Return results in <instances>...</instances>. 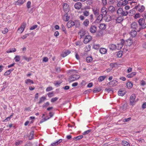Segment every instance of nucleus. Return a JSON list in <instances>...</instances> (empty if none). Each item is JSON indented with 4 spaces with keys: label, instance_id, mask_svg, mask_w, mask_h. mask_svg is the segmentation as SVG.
<instances>
[{
    "label": "nucleus",
    "instance_id": "19",
    "mask_svg": "<svg viewBox=\"0 0 146 146\" xmlns=\"http://www.w3.org/2000/svg\"><path fill=\"white\" fill-rule=\"evenodd\" d=\"M64 10L66 13L68 12L69 10V5L66 3H64L63 5V7Z\"/></svg>",
    "mask_w": 146,
    "mask_h": 146
},
{
    "label": "nucleus",
    "instance_id": "62",
    "mask_svg": "<svg viewBox=\"0 0 146 146\" xmlns=\"http://www.w3.org/2000/svg\"><path fill=\"white\" fill-rule=\"evenodd\" d=\"M38 27V25H34L33 26H32L31 27L30 29V30H33L35 29L36 28Z\"/></svg>",
    "mask_w": 146,
    "mask_h": 146
},
{
    "label": "nucleus",
    "instance_id": "52",
    "mask_svg": "<svg viewBox=\"0 0 146 146\" xmlns=\"http://www.w3.org/2000/svg\"><path fill=\"white\" fill-rule=\"evenodd\" d=\"M58 99V98L57 97H55L52 98L51 100V102L53 103L56 101Z\"/></svg>",
    "mask_w": 146,
    "mask_h": 146
},
{
    "label": "nucleus",
    "instance_id": "28",
    "mask_svg": "<svg viewBox=\"0 0 146 146\" xmlns=\"http://www.w3.org/2000/svg\"><path fill=\"white\" fill-rule=\"evenodd\" d=\"M16 50L15 48H10L6 52L7 53H9L11 52H15Z\"/></svg>",
    "mask_w": 146,
    "mask_h": 146
},
{
    "label": "nucleus",
    "instance_id": "1",
    "mask_svg": "<svg viewBox=\"0 0 146 146\" xmlns=\"http://www.w3.org/2000/svg\"><path fill=\"white\" fill-rule=\"evenodd\" d=\"M117 13L118 15L123 17L127 16L128 15V12L126 11L123 10L121 8H119L117 10Z\"/></svg>",
    "mask_w": 146,
    "mask_h": 146
},
{
    "label": "nucleus",
    "instance_id": "30",
    "mask_svg": "<svg viewBox=\"0 0 146 146\" xmlns=\"http://www.w3.org/2000/svg\"><path fill=\"white\" fill-rule=\"evenodd\" d=\"M46 98L44 96H43L41 98H40V100L38 102V104H41L44 101V100H46Z\"/></svg>",
    "mask_w": 146,
    "mask_h": 146
},
{
    "label": "nucleus",
    "instance_id": "35",
    "mask_svg": "<svg viewBox=\"0 0 146 146\" xmlns=\"http://www.w3.org/2000/svg\"><path fill=\"white\" fill-rule=\"evenodd\" d=\"M122 144L123 146H130L129 143L127 141H122Z\"/></svg>",
    "mask_w": 146,
    "mask_h": 146
},
{
    "label": "nucleus",
    "instance_id": "11",
    "mask_svg": "<svg viewBox=\"0 0 146 146\" xmlns=\"http://www.w3.org/2000/svg\"><path fill=\"white\" fill-rule=\"evenodd\" d=\"M86 33V31L84 30H82L78 33V35L80 36V38H81L84 37V36L85 35Z\"/></svg>",
    "mask_w": 146,
    "mask_h": 146
},
{
    "label": "nucleus",
    "instance_id": "22",
    "mask_svg": "<svg viewBox=\"0 0 146 146\" xmlns=\"http://www.w3.org/2000/svg\"><path fill=\"white\" fill-rule=\"evenodd\" d=\"M108 47L110 50H113L116 49V45L113 44H110L108 46Z\"/></svg>",
    "mask_w": 146,
    "mask_h": 146
},
{
    "label": "nucleus",
    "instance_id": "39",
    "mask_svg": "<svg viewBox=\"0 0 146 146\" xmlns=\"http://www.w3.org/2000/svg\"><path fill=\"white\" fill-rule=\"evenodd\" d=\"M29 83H30L32 84H34L33 81L30 79H28L25 81V83L28 84Z\"/></svg>",
    "mask_w": 146,
    "mask_h": 146
},
{
    "label": "nucleus",
    "instance_id": "6",
    "mask_svg": "<svg viewBox=\"0 0 146 146\" xmlns=\"http://www.w3.org/2000/svg\"><path fill=\"white\" fill-rule=\"evenodd\" d=\"M91 36L90 35L86 36L84 40V43L87 44L90 42L92 39Z\"/></svg>",
    "mask_w": 146,
    "mask_h": 146
},
{
    "label": "nucleus",
    "instance_id": "41",
    "mask_svg": "<svg viewBox=\"0 0 146 146\" xmlns=\"http://www.w3.org/2000/svg\"><path fill=\"white\" fill-rule=\"evenodd\" d=\"M34 131H32L31 132L29 136V138L30 139H32L33 138Z\"/></svg>",
    "mask_w": 146,
    "mask_h": 146
},
{
    "label": "nucleus",
    "instance_id": "13",
    "mask_svg": "<svg viewBox=\"0 0 146 146\" xmlns=\"http://www.w3.org/2000/svg\"><path fill=\"white\" fill-rule=\"evenodd\" d=\"M75 25V23L72 21H70L67 23V25L68 28H70Z\"/></svg>",
    "mask_w": 146,
    "mask_h": 146
},
{
    "label": "nucleus",
    "instance_id": "2",
    "mask_svg": "<svg viewBox=\"0 0 146 146\" xmlns=\"http://www.w3.org/2000/svg\"><path fill=\"white\" fill-rule=\"evenodd\" d=\"M139 25L141 27H140L141 29H144L146 28V23L145 22V19L143 18L140 19L138 21Z\"/></svg>",
    "mask_w": 146,
    "mask_h": 146
},
{
    "label": "nucleus",
    "instance_id": "57",
    "mask_svg": "<svg viewBox=\"0 0 146 146\" xmlns=\"http://www.w3.org/2000/svg\"><path fill=\"white\" fill-rule=\"evenodd\" d=\"M31 2L30 1H28L27 4V7L28 9H29L31 7Z\"/></svg>",
    "mask_w": 146,
    "mask_h": 146
},
{
    "label": "nucleus",
    "instance_id": "4",
    "mask_svg": "<svg viewBox=\"0 0 146 146\" xmlns=\"http://www.w3.org/2000/svg\"><path fill=\"white\" fill-rule=\"evenodd\" d=\"M131 28L136 30L137 32H139L141 30L140 27L138 28L139 26L136 22L133 23L131 24Z\"/></svg>",
    "mask_w": 146,
    "mask_h": 146
},
{
    "label": "nucleus",
    "instance_id": "10",
    "mask_svg": "<svg viewBox=\"0 0 146 146\" xmlns=\"http://www.w3.org/2000/svg\"><path fill=\"white\" fill-rule=\"evenodd\" d=\"M101 14L103 15L104 16L107 15V13L108 12L107 9L105 7H103L101 9Z\"/></svg>",
    "mask_w": 146,
    "mask_h": 146
},
{
    "label": "nucleus",
    "instance_id": "16",
    "mask_svg": "<svg viewBox=\"0 0 146 146\" xmlns=\"http://www.w3.org/2000/svg\"><path fill=\"white\" fill-rule=\"evenodd\" d=\"M104 19L106 21L108 22L111 20V17L109 15H106L104 16Z\"/></svg>",
    "mask_w": 146,
    "mask_h": 146
},
{
    "label": "nucleus",
    "instance_id": "12",
    "mask_svg": "<svg viewBox=\"0 0 146 146\" xmlns=\"http://www.w3.org/2000/svg\"><path fill=\"white\" fill-rule=\"evenodd\" d=\"M92 11L95 16H97L99 15V9L98 8H93L92 9Z\"/></svg>",
    "mask_w": 146,
    "mask_h": 146
},
{
    "label": "nucleus",
    "instance_id": "9",
    "mask_svg": "<svg viewBox=\"0 0 146 146\" xmlns=\"http://www.w3.org/2000/svg\"><path fill=\"white\" fill-rule=\"evenodd\" d=\"M118 84V82L116 80H113L108 82V84L111 86H115Z\"/></svg>",
    "mask_w": 146,
    "mask_h": 146
},
{
    "label": "nucleus",
    "instance_id": "48",
    "mask_svg": "<svg viewBox=\"0 0 146 146\" xmlns=\"http://www.w3.org/2000/svg\"><path fill=\"white\" fill-rule=\"evenodd\" d=\"M92 131L91 129H89L88 130L85 131L84 132V133H82L83 135H85L86 134H88L90 132Z\"/></svg>",
    "mask_w": 146,
    "mask_h": 146
},
{
    "label": "nucleus",
    "instance_id": "46",
    "mask_svg": "<svg viewBox=\"0 0 146 146\" xmlns=\"http://www.w3.org/2000/svg\"><path fill=\"white\" fill-rule=\"evenodd\" d=\"M100 47V45L99 44H94V45L93 48L96 50L98 49Z\"/></svg>",
    "mask_w": 146,
    "mask_h": 146
},
{
    "label": "nucleus",
    "instance_id": "37",
    "mask_svg": "<svg viewBox=\"0 0 146 146\" xmlns=\"http://www.w3.org/2000/svg\"><path fill=\"white\" fill-rule=\"evenodd\" d=\"M106 77V76H100L98 78V81L100 82H101L104 80Z\"/></svg>",
    "mask_w": 146,
    "mask_h": 146
},
{
    "label": "nucleus",
    "instance_id": "58",
    "mask_svg": "<svg viewBox=\"0 0 146 146\" xmlns=\"http://www.w3.org/2000/svg\"><path fill=\"white\" fill-rule=\"evenodd\" d=\"M61 82L59 81H56L54 82V84L55 85V86H58L57 85H59L61 84Z\"/></svg>",
    "mask_w": 146,
    "mask_h": 146
},
{
    "label": "nucleus",
    "instance_id": "7",
    "mask_svg": "<svg viewBox=\"0 0 146 146\" xmlns=\"http://www.w3.org/2000/svg\"><path fill=\"white\" fill-rule=\"evenodd\" d=\"M135 98V96L134 95L131 96L130 97V104L131 105H133L135 104V102L134 100Z\"/></svg>",
    "mask_w": 146,
    "mask_h": 146
},
{
    "label": "nucleus",
    "instance_id": "25",
    "mask_svg": "<svg viewBox=\"0 0 146 146\" xmlns=\"http://www.w3.org/2000/svg\"><path fill=\"white\" fill-rule=\"evenodd\" d=\"M90 14L89 11L86 10H84L83 11V15L84 16L86 17L88 16Z\"/></svg>",
    "mask_w": 146,
    "mask_h": 146
},
{
    "label": "nucleus",
    "instance_id": "15",
    "mask_svg": "<svg viewBox=\"0 0 146 146\" xmlns=\"http://www.w3.org/2000/svg\"><path fill=\"white\" fill-rule=\"evenodd\" d=\"M82 4L80 2L76 3L74 5V6L75 8L77 9H79L82 7Z\"/></svg>",
    "mask_w": 146,
    "mask_h": 146
},
{
    "label": "nucleus",
    "instance_id": "8",
    "mask_svg": "<svg viewBox=\"0 0 146 146\" xmlns=\"http://www.w3.org/2000/svg\"><path fill=\"white\" fill-rule=\"evenodd\" d=\"M127 105L126 104H125L122 106L120 107V110L121 112H123L126 110L127 108Z\"/></svg>",
    "mask_w": 146,
    "mask_h": 146
},
{
    "label": "nucleus",
    "instance_id": "26",
    "mask_svg": "<svg viewBox=\"0 0 146 146\" xmlns=\"http://www.w3.org/2000/svg\"><path fill=\"white\" fill-rule=\"evenodd\" d=\"M104 16L102 14H100V15H99L98 16V17L96 19V21H98L99 22L101 21L103 18L104 19Z\"/></svg>",
    "mask_w": 146,
    "mask_h": 146
},
{
    "label": "nucleus",
    "instance_id": "36",
    "mask_svg": "<svg viewBox=\"0 0 146 146\" xmlns=\"http://www.w3.org/2000/svg\"><path fill=\"white\" fill-rule=\"evenodd\" d=\"M145 9V7L144 6L142 5L141 7L138 10V11L140 12H143Z\"/></svg>",
    "mask_w": 146,
    "mask_h": 146
},
{
    "label": "nucleus",
    "instance_id": "56",
    "mask_svg": "<svg viewBox=\"0 0 146 146\" xmlns=\"http://www.w3.org/2000/svg\"><path fill=\"white\" fill-rule=\"evenodd\" d=\"M64 16L65 17V21H68L69 19V17L68 16V14H65Z\"/></svg>",
    "mask_w": 146,
    "mask_h": 146
},
{
    "label": "nucleus",
    "instance_id": "20",
    "mask_svg": "<svg viewBox=\"0 0 146 146\" xmlns=\"http://www.w3.org/2000/svg\"><path fill=\"white\" fill-rule=\"evenodd\" d=\"M99 27L101 30H105L106 28V25L105 24L101 23L100 24Z\"/></svg>",
    "mask_w": 146,
    "mask_h": 146
},
{
    "label": "nucleus",
    "instance_id": "45",
    "mask_svg": "<svg viewBox=\"0 0 146 146\" xmlns=\"http://www.w3.org/2000/svg\"><path fill=\"white\" fill-rule=\"evenodd\" d=\"M50 118V117H48L47 118V117H46L45 118H44L43 119H42L40 121V123H42L44 122L47 120L49 119Z\"/></svg>",
    "mask_w": 146,
    "mask_h": 146
},
{
    "label": "nucleus",
    "instance_id": "47",
    "mask_svg": "<svg viewBox=\"0 0 146 146\" xmlns=\"http://www.w3.org/2000/svg\"><path fill=\"white\" fill-rule=\"evenodd\" d=\"M47 95L49 98H51L54 95L53 92H49L47 94Z\"/></svg>",
    "mask_w": 146,
    "mask_h": 146
},
{
    "label": "nucleus",
    "instance_id": "17",
    "mask_svg": "<svg viewBox=\"0 0 146 146\" xmlns=\"http://www.w3.org/2000/svg\"><path fill=\"white\" fill-rule=\"evenodd\" d=\"M116 22L117 23H121L124 20L123 17L121 16L118 17L115 19Z\"/></svg>",
    "mask_w": 146,
    "mask_h": 146
},
{
    "label": "nucleus",
    "instance_id": "29",
    "mask_svg": "<svg viewBox=\"0 0 146 146\" xmlns=\"http://www.w3.org/2000/svg\"><path fill=\"white\" fill-rule=\"evenodd\" d=\"M83 137V136L82 135H80L77 137H74L73 138V139L75 140L76 141H77L78 140L82 139Z\"/></svg>",
    "mask_w": 146,
    "mask_h": 146
},
{
    "label": "nucleus",
    "instance_id": "59",
    "mask_svg": "<svg viewBox=\"0 0 146 146\" xmlns=\"http://www.w3.org/2000/svg\"><path fill=\"white\" fill-rule=\"evenodd\" d=\"M26 26V23H23L22 24L20 27L24 30Z\"/></svg>",
    "mask_w": 146,
    "mask_h": 146
},
{
    "label": "nucleus",
    "instance_id": "24",
    "mask_svg": "<svg viewBox=\"0 0 146 146\" xmlns=\"http://www.w3.org/2000/svg\"><path fill=\"white\" fill-rule=\"evenodd\" d=\"M100 52L102 54H105L107 52V50L104 48H101L100 50Z\"/></svg>",
    "mask_w": 146,
    "mask_h": 146
},
{
    "label": "nucleus",
    "instance_id": "55",
    "mask_svg": "<svg viewBox=\"0 0 146 146\" xmlns=\"http://www.w3.org/2000/svg\"><path fill=\"white\" fill-rule=\"evenodd\" d=\"M50 104L48 102H47L46 103H44L43 105L42 106V108H44L45 107H46L48 106Z\"/></svg>",
    "mask_w": 146,
    "mask_h": 146
},
{
    "label": "nucleus",
    "instance_id": "44",
    "mask_svg": "<svg viewBox=\"0 0 146 146\" xmlns=\"http://www.w3.org/2000/svg\"><path fill=\"white\" fill-rule=\"evenodd\" d=\"M89 19L91 22H92L94 20V15L92 14H91L89 17Z\"/></svg>",
    "mask_w": 146,
    "mask_h": 146
},
{
    "label": "nucleus",
    "instance_id": "38",
    "mask_svg": "<svg viewBox=\"0 0 146 146\" xmlns=\"http://www.w3.org/2000/svg\"><path fill=\"white\" fill-rule=\"evenodd\" d=\"M101 90V89L100 88H94L93 90L94 93H96L100 92Z\"/></svg>",
    "mask_w": 146,
    "mask_h": 146
},
{
    "label": "nucleus",
    "instance_id": "61",
    "mask_svg": "<svg viewBox=\"0 0 146 146\" xmlns=\"http://www.w3.org/2000/svg\"><path fill=\"white\" fill-rule=\"evenodd\" d=\"M140 17V15L139 13L136 14L134 16V17L135 19H137V18Z\"/></svg>",
    "mask_w": 146,
    "mask_h": 146
},
{
    "label": "nucleus",
    "instance_id": "50",
    "mask_svg": "<svg viewBox=\"0 0 146 146\" xmlns=\"http://www.w3.org/2000/svg\"><path fill=\"white\" fill-rule=\"evenodd\" d=\"M122 52L121 51H119L117 54V55L118 57L119 58L121 57V56L122 55Z\"/></svg>",
    "mask_w": 146,
    "mask_h": 146
},
{
    "label": "nucleus",
    "instance_id": "18",
    "mask_svg": "<svg viewBox=\"0 0 146 146\" xmlns=\"http://www.w3.org/2000/svg\"><path fill=\"white\" fill-rule=\"evenodd\" d=\"M25 1V0H19L15 2V4L16 5H22Z\"/></svg>",
    "mask_w": 146,
    "mask_h": 146
},
{
    "label": "nucleus",
    "instance_id": "40",
    "mask_svg": "<svg viewBox=\"0 0 146 146\" xmlns=\"http://www.w3.org/2000/svg\"><path fill=\"white\" fill-rule=\"evenodd\" d=\"M135 11L133 9H132L129 11L128 13H129V15L132 16L135 14Z\"/></svg>",
    "mask_w": 146,
    "mask_h": 146
},
{
    "label": "nucleus",
    "instance_id": "54",
    "mask_svg": "<svg viewBox=\"0 0 146 146\" xmlns=\"http://www.w3.org/2000/svg\"><path fill=\"white\" fill-rule=\"evenodd\" d=\"M56 71L57 73H59L61 71V69L60 67H56Z\"/></svg>",
    "mask_w": 146,
    "mask_h": 146
},
{
    "label": "nucleus",
    "instance_id": "31",
    "mask_svg": "<svg viewBox=\"0 0 146 146\" xmlns=\"http://www.w3.org/2000/svg\"><path fill=\"white\" fill-rule=\"evenodd\" d=\"M125 92L124 91H119L118 92V95L121 96H123L125 94Z\"/></svg>",
    "mask_w": 146,
    "mask_h": 146
},
{
    "label": "nucleus",
    "instance_id": "21",
    "mask_svg": "<svg viewBox=\"0 0 146 146\" xmlns=\"http://www.w3.org/2000/svg\"><path fill=\"white\" fill-rule=\"evenodd\" d=\"M137 31L135 30H131L129 34L132 37L136 36L137 34Z\"/></svg>",
    "mask_w": 146,
    "mask_h": 146
},
{
    "label": "nucleus",
    "instance_id": "27",
    "mask_svg": "<svg viewBox=\"0 0 146 146\" xmlns=\"http://www.w3.org/2000/svg\"><path fill=\"white\" fill-rule=\"evenodd\" d=\"M136 72H132L131 74H130L127 75V77L128 78H131L135 76L136 75Z\"/></svg>",
    "mask_w": 146,
    "mask_h": 146
},
{
    "label": "nucleus",
    "instance_id": "42",
    "mask_svg": "<svg viewBox=\"0 0 146 146\" xmlns=\"http://www.w3.org/2000/svg\"><path fill=\"white\" fill-rule=\"evenodd\" d=\"M127 86L128 88H131L133 86L132 83L130 82H128L127 83Z\"/></svg>",
    "mask_w": 146,
    "mask_h": 146
},
{
    "label": "nucleus",
    "instance_id": "64",
    "mask_svg": "<svg viewBox=\"0 0 146 146\" xmlns=\"http://www.w3.org/2000/svg\"><path fill=\"white\" fill-rule=\"evenodd\" d=\"M33 145L31 142H29L27 143L25 145V146H33Z\"/></svg>",
    "mask_w": 146,
    "mask_h": 146
},
{
    "label": "nucleus",
    "instance_id": "23",
    "mask_svg": "<svg viewBox=\"0 0 146 146\" xmlns=\"http://www.w3.org/2000/svg\"><path fill=\"white\" fill-rule=\"evenodd\" d=\"M70 53V50H67L65 52L62 53L61 54V56L63 57H65Z\"/></svg>",
    "mask_w": 146,
    "mask_h": 146
},
{
    "label": "nucleus",
    "instance_id": "53",
    "mask_svg": "<svg viewBox=\"0 0 146 146\" xmlns=\"http://www.w3.org/2000/svg\"><path fill=\"white\" fill-rule=\"evenodd\" d=\"M61 27L62 31L64 32L66 34V29L64 27V25H62L61 26Z\"/></svg>",
    "mask_w": 146,
    "mask_h": 146
},
{
    "label": "nucleus",
    "instance_id": "60",
    "mask_svg": "<svg viewBox=\"0 0 146 146\" xmlns=\"http://www.w3.org/2000/svg\"><path fill=\"white\" fill-rule=\"evenodd\" d=\"M131 117H129L127 118H125L123 120V121L125 122H127L131 120Z\"/></svg>",
    "mask_w": 146,
    "mask_h": 146
},
{
    "label": "nucleus",
    "instance_id": "14",
    "mask_svg": "<svg viewBox=\"0 0 146 146\" xmlns=\"http://www.w3.org/2000/svg\"><path fill=\"white\" fill-rule=\"evenodd\" d=\"M97 30V28L95 26H92L90 29V32L92 33H95Z\"/></svg>",
    "mask_w": 146,
    "mask_h": 146
},
{
    "label": "nucleus",
    "instance_id": "63",
    "mask_svg": "<svg viewBox=\"0 0 146 146\" xmlns=\"http://www.w3.org/2000/svg\"><path fill=\"white\" fill-rule=\"evenodd\" d=\"M8 31V29L7 28H5L4 30L2 31V33L3 34H5L7 33Z\"/></svg>",
    "mask_w": 146,
    "mask_h": 146
},
{
    "label": "nucleus",
    "instance_id": "43",
    "mask_svg": "<svg viewBox=\"0 0 146 146\" xmlns=\"http://www.w3.org/2000/svg\"><path fill=\"white\" fill-rule=\"evenodd\" d=\"M109 10L111 12H113L115 11V8L112 6H110L109 8Z\"/></svg>",
    "mask_w": 146,
    "mask_h": 146
},
{
    "label": "nucleus",
    "instance_id": "32",
    "mask_svg": "<svg viewBox=\"0 0 146 146\" xmlns=\"http://www.w3.org/2000/svg\"><path fill=\"white\" fill-rule=\"evenodd\" d=\"M126 42L127 43V45L129 46H130L133 43V40L131 39H128L127 40Z\"/></svg>",
    "mask_w": 146,
    "mask_h": 146
},
{
    "label": "nucleus",
    "instance_id": "33",
    "mask_svg": "<svg viewBox=\"0 0 146 146\" xmlns=\"http://www.w3.org/2000/svg\"><path fill=\"white\" fill-rule=\"evenodd\" d=\"M89 22L88 19H86L83 23V25L86 27L88 26L89 25Z\"/></svg>",
    "mask_w": 146,
    "mask_h": 146
},
{
    "label": "nucleus",
    "instance_id": "3",
    "mask_svg": "<svg viewBox=\"0 0 146 146\" xmlns=\"http://www.w3.org/2000/svg\"><path fill=\"white\" fill-rule=\"evenodd\" d=\"M80 76L77 74H73L69 78L68 81L69 82H72L77 80L80 78Z\"/></svg>",
    "mask_w": 146,
    "mask_h": 146
},
{
    "label": "nucleus",
    "instance_id": "51",
    "mask_svg": "<svg viewBox=\"0 0 146 146\" xmlns=\"http://www.w3.org/2000/svg\"><path fill=\"white\" fill-rule=\"evenodd\" d=\"M14 59L15 60V62H18L20 60V56H16L14 58Z\"/></svg>",
    "mask_w": 146,
    "mask_h": 146
},
{
    "label": "nucleus",
    "instance_id": "34",
    "mask_svg": "<svg viewBox=\"0 0 146 146\" xmlns=\"http://www.w3.org/2000/svg\"><path fill=\"white\" fill-rule=\"evenodd\" d=\"M93 60L92 57L91 56L87 57L86 58V61L88 63L91 62Z\"/></svg>",
    "mask_w": 146,
    "mask_h": 146
},
{
    "label": "nucleus",
    "instance_id": "5",
    "mask_svg": "<svg viewBox=\"0 0 146 146\" xmlns=\"http://www.w3.org/2000/svg\"><path fill=\"white\" fill-rule=\"evenodd\" d=\"M125 41L123 39H121L120 42L118 43L116 46V49L118 50L121 49L124 44Z\"/></svg>",
    "mask_w": 146,
    "mask_h": 146
},
{
    "label": "nucleus",
    "instance_id": "49",
    "mask_svg": "<svg viewBox=\"0 0 146 146\" xmlns=\"http://www.w3.org/2000/svg\"><path fill=\"white\" fill-rule=\"evenodd\" d=\"M22 143L23 141L21 140H17L15 142V145L16 146L18 145L21 144Z\"/></svg>",
    "mask_w": 146,
    "mask_h": 146
}]
</instances>
